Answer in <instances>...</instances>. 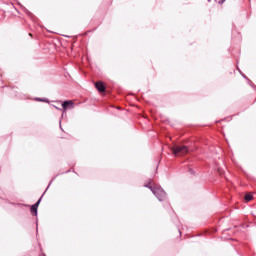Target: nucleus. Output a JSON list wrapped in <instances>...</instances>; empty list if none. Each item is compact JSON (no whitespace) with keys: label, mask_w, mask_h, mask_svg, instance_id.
Returning <instances> with one entry per match:
<instances>
[{"label":"nucleus","mask_w":256,"mask_h":256,"mask_svg":"<svg viewBox=\"0 0 256 256\" xmlns=\"http://www.w3.org/2000/svg\"><path fill=\"white\" fill-rule=\"evenodd\" d=\"M144 187H147V189L151 190L153 195L157 197L158 201H165L167 197V193H165V190L161 187H153L151 186V183H148L144 185Z\"/></svg>","instance_id":"f257e3e1"},{"label":"nucleus","mask_w":256,"mask_h":256,"mask_svg":"<svg viewBox=\"0 0 256 256\" xmlns=\"http://www.w3.org/2000/svg\"><path fill=\"white\" fill-rule=\"evenodd\" d=\"M172 153L175 157H182V155L189 153V148L187 146L175 145L172 147Z\"/></svg>","instance_id":"f03ea898"},{"label":"nucleus","mask_w":256,"mask_h":256,"mask_svg":"<svg viewBox=\"0 0 256 256\" xmlns=\"http://www.w3.org/2000/svg\"><path fill=\"white\" fill-rule=\"evenodd\" d=\"M95 87L99 93H105V84L103 82H96Z\"/></svg>","instance_id":"7ed1b4c3"},{"label":"nucleus","mask_w":256,"mask_h":256,"mask_svg":"<svg viewBox=\"0 0 256 256\" xmlns=\"http://www.w3.org/2000/svg\"><path fill=\"white\" fill-rule=\"evenodd\" d=\"M63 109H73V101L66 100L62 103Z\"/></svg>","instance_id":"20e7f679"},{"label":"nucleus","mask_w":256,"mask_h":256,"mask_svg":"<svg viewBox=\"0 0 256 256\" xmlns=\"http://www.w3.org/2000/svg\"><path fill=\"white\" fill-rule=\"evenodd\" d=\"M40 203H41V198L34 205L31 206V213H34V215H37V209Z\"/></svg>","instance_id":"39448f33"},{"label":"nucleus","mask_w":256,"mask_h":256,"mask_svg":"<svg viewBox=\"0 0 256 256\" xmlns=\"http://www.w3.org/2000/svg\"><path fill=\"white\" fill-rule=\"evenodd\" d=\"M245 201H247V202L253 201V195L252 194H246L245 195Z\"/></svg>","instance_id":"423d86ee"},{"label":"nucleus","mask_w":256,"mask_h":256,"mask_svg":"<svg viewBox=\"0 0 256 256\" xmlns=\"http://www.w3.org/2000/svg\"><path fill=\"white\" fill-rule=\"evenodd\" d=\"M38 101H42L43 103H48L49 102V100H47V98H38L37 99Z\"/></svg>","instance_id":"0eeeda50"},{"label":"nucleus","mask_w":256,"mask_h":256,"mask_svg":"<svg viewBox=\"0 0 256 256\" xmlns=\"http://www.w3.org/2000/svg\"><path fill=\"white\" fill-rule=\"evenodd\" d=\"M222 3H225V0H221Z\"/></svg>","instance_id":"6e6552de"}]
</instances>
